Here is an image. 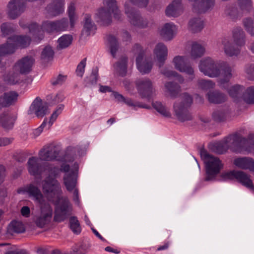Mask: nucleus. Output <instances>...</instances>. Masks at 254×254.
<instances>
[{"mask_svg": "<svg viewBox=\"0 0 254 254\" xmlns=\"http://www.w3.org/2000/svg\"><path fill=\"white\" fill-rule=\"evenodd\" d=\"M20 73L18 71H14V66L9 72L5 78V81L9 84L14 85L20 83L22 79L21 78Z\"/></svg>", "mask_w": 254, "mask_h": 254, "instance_id": "35", "label": "nucleus"}, {"mask_svg": "<svg viewBox=\"0 0 254 254\" xmlns=\"http://www.w3.org/2000/svg\"><path fill=\"white\" fill-rule=\"evenodd\" d=\"M5 254H26L24 250H11L6 252Z\"/></svg>", "mask_w": 254, "mask_h": 254, "instance_id": "64", "label": "nucleus"}, {"mask_svg": "<svg viewBox=\"0 0 254 254\" xmlns=\"http://www.w3.org/2000/svg\"><path fill=\"white\" fill-rule=\"evenodd\" d=\"M149 0H127L124 5V12L129 23L138 28H145L150 24L148 20L142 18L138 11L134 9L133 5L140 7H145Z\"/></svg>", "mask_w": 254, "mask_h": 254, "instance_id": "5", "label": "nucleus"}, {"mask_svg": "<svg viewBox=\"0 0 254 254\" xmlns=\"http://www.w3.org/2000/svg\"><path fill=\"white\" fill-rule=\"evenodd\" d=\"M70 226L71 229L74 233L78 234L80 232L81 228L79 225V223L76 218H70Z\"/></svg>", "mask_w": 254, "mask_h": 254, "instance_id": "51", "label": "nucleus"}, {"mask_svg": "<svg viewBox=\"0 0 254 254\" xmlns=\"http://www.w3.org/2000/svg\"><path fill=\"white\" fill-rule=\"evenodd\" d=\"M86 148L85 146L77 145L75 147H70L67 148V154L73 155L74 158L80 157L85 154Z\"/></svg>", "mask_w": 254, "mask_h": 254, "instance_id": "39", "label": "nucleus"}, {"mask_svg": "<svg viewBox=\"0 0 254 254\" xmlns=\"http://www.w3.org/2000/svg\"><path fill=\"white\" fill-rule=\"evenodd\" d=\"M227 116V112L223 110H217L213 114V119L218 122H221L224 120Z\"/></svg>", "mask_w": 254, "mask_h": 254, "instance_id": "53", "label": "nucleus"}, {"mask_svg": "<svg viewBox=\"0 0 254 254\" xmlns=\"http://www.w3.org/2000/svg\"><path fill=\"white\" fill-rule=\"evenodd\" d=\"M8 230L10 233H22L24 231L23 224L20 222L12 221L8 226Z\"/></svg>", "mask_w": 254, "mask_h": 254, "instance_id": "47", "label": "nucleus"}, {"mask_svg": "<svg viewBox=\"0 0 254 254\" xmlns=\"http://www.w3.org/2000/svg\"><path fill=\"white\" fill-rule=\"evenodd\" d=\"M205 52L204 45L198 43H194L191 46V57L193 59H196L202 56Z\"/></svg>", "mask_w": 254, "mask_h": 254, "instance_id": "36", "label": "nucleus"}, {"mask_svg": "<svg viewBox=\"0 0 254 254\" xmlns=\"http://www.w3.org/2000/svg\"><path fill=\"white\" fill-rule=\"evenodd\" d=\"M225 14L232 20H235L240 16L238 9L232 5L226 6L225 10Z\"/></svg>", "mask_w": 254, "mask_h": 254, "instance_id": "43", "label": "nucleus"}, {"mask_svg": "<svg viewBox=\"0 0 254 254\" xmlns=\"http://www.w3.org/2000/svg\"><path fill=\"white\" fill-rule=\"evenodd\" d=\"M72 37L70 35L65 34L61 36L58 40V49H63L68 47L72 43Z\"/></svg>", "mask_w": 254, "mask_h": 254, "instance_id": "40", "label": "nucleus"}, {"mask_svg": "<svg viewBox=\"0 0 254 254\" xmlns=\"http://www.w3.org/2000/svg\"><path fill=\"white\" fill-rule=\"evenodd\" d=\"M181 0H174L167 7L165 13L168 16L177 17L183 12Z\"/></svg>", "mask_w": 254, "mask_h": 254, "instance_id": "25", "label": "nucleus"}, {"mask_svg": "<svg viewBox=\"0 0 254 254\" xmlns=\"http://www.w3.org/2000/svg\"><path fill=\"white\" fill-rule=\"evenodd\" d=\"M83 22L84 24L82 34L85 36L94 35L95 33L97 27L92 20L91 15L90 14H85L84 16Z\"/></svg>", "mask_w": 254, "mask_h": 254, "instance_id": "21", "label": "nucleus"}, {"mask_svg": "<svg viewBox=\"0 0 254 254\" xmlns=\"http://www.w3.org/2000/svg\"><path fill=\"white\" fill-rule=\"evenodd\" d=\"M243 100L248 104H254V86L248 87L245 91Z\"/></svg>", "mask_w": 254, "mask_h": 254, "instance_id": "44", "label": "nucleus"}, {"mask_svg": "<svg viewBox=\"0 0 254 254\" xmlns=\"http://www.w3.org/2000/svg\"><path fill=\"white\" fill-rule=\"evenodd\" d=\"M233 164L238 168L248 170L254 173V159L250 157H238L233 160Z\"/></svg>", "mask_w": 254, "mask_h": 254, "instance_id": "18", "label": "nucleus"}, {"mask_svg": "<svg viewBox=\"0 0 254 254\" xmlns=\"http://www.w3.org/2000/svg\"><path fill=\"white\" fill-rule=\"evenodd\" d=\"M124 87L126 90L131 95L133 94L134 87L130 81L126 79L123 81Z\"/></svg>", "mask_w": 254, "mask_h": 254, "instance_id": "59", "label": "nucleus"}, {"mask_svg": "<svg viewBox=\"0 0 254 254\" xmlns=\"http://www.w3.org/2000/svg\"><path fill=\"white\" fill-rule=\"evenodd\" d=\"M177 26L173 23H165L159 30L160 35L165 40L169 41L172 39L176 34Z\"/></svg>", "mask_w": 254, "mask_h": 254, "instance_id": "20", "label": "nucleus"}, {"mask_svg": "<svg viewBox=\"0 0 254 254\" xmlns=\"http://www.w3.org/2000/svg\"><path fill=\"white\" fill-rule=\"evenodd\" d=\"M198 87L199 89L211 91L215 86V84L211 80L200 79L197 82Z\"/></svg>", "mask_w": 254, "mask_h": 254, "instance_id": "42", "label": "nucleus"}, {"mask_svg": "<svg viewBox=\"0 0 254 254\" xmlns=\"http://www.w3.org/2000/svg\"><path fill=\"white\" fill-rule=\"evenodd\" d=\"M54 52L51 47L46 46L41 53V59L44 62H48L51 60L54 57Z\"/></svg>", "mask_w": 254, "mask_h": 254, "instance_id": "45", "label": "nucleus"}, {"mask_svg": "<svg viewBox=\"0 0 254 254\" xmlns=\"http://www.w3.org/2000/svg\"><path fill=\"white\" fill-rule=\"evenodd\" d=\"M236 180L242 185L249 189L254 188L251 176L242 171H237Z\"/></svg>", "mask_w": 254, "mask_h": 254, "instance_id": "29", "label": "nucleus"}, {"mask_svg": "<svg viewBox=\"0 0 254 254\" xmlns=\"http://www.w3.org/2000/svg\"><path fill=\"white\" fill-rule=\"evenodd\" d=\"M99 91L101 93L112 92V94L114 92L110 87L101 85H100ZM112 95L113 96L112 94Z\"/></svg>", "mask_w": 254, "mask_h": 254, "instance_id": "63", "label": "nucleus"}, {"mask_svg": "<svg viewBox=\"0 0 254 254\" xmlns=\"http://www.w3.org/2000/svg\"><path fill=\"white\" fill-rule=\"evenodd\" d=\"M200 155L205 166L206 181H211L215 178L223 168V164L219 158L209 154L205 150H201Z\"/></svg>", "mask_w": 254, "mask_h": 254, "instance_id": "8", "label": "nucleus"}, {"mask_svg": "<svg viewBox=\"0 0 254 254\" xmlns=\"http://www.w3.org/2000/svg\"><path fill=\"white\" fill-rule=\"evenodd\" d=\"M165 92L172 98L177 97L181 91V87L176 83L167 82L164 84Z\"/></svg>", "mask_w": 254, "mask_h": 254, "instance_id": "31", "label": "nucleus"}, {"mask_svg": "<svg viewBox=\"0 0 254 254\" xmlns=\"http://www.w3.org/2000/svg\"><path fill=\"white\" fill-rule=\"evenodd\" d=\"M113 96L119 102H123L129 107L135 109L137 107L149 109V107L146 105H142L141 103L134 101L129 98H126L122 94H120L117 92H113L112 93Z\"/></svg>", "mask_w": 254, "mask_h": 254, "instance_id": "24", "label": "nucleus"}, {"mask_svg": "<svg viewBox=\"0 0 254 254\" xmlns=\"http://www.w3.org/2000/svg\"><path fill=\"white\" fill-rule=\"evenodd\" d=\"M206 97L210 103L219 104L226 100V96L218 91H209Z\"/></svg>", "mask_w": 254, "mask_h": 254, "instance_id": "30", "label": "nucleus"}, {"mask_svg": "<svg viewBox=\"0 0 254 254\" xmlns=\"http://www.w3.org/2000/svg\"><path fill=\"white\" fill-rule=\"evenodd\" d=\"M35 60L31 56H26L18 61L14 65V71H18L21 74L28 73L34 64Z\"/></svg>", "mask_w": 254, "mask_h": 254, "instance_id": "16", "label": "nucleus"}, {"mask_svg": "<svg viewBox=\"0 0 254 254\" xmlns=\"http://www.w3.org/2000/svg\"><path fill=\"white\" fill-rule=\"evenodd\" d=\"M18 94L14 91L4 93L0 97V106L7 107L15 103L18 98Z\"/></svg>", "mask_w": 254, "mask_h": 254, "instance_id": "28", "label": "nucleus"}, {"mask_svg": "<svg viewBox=\"0 0 254 254\" xmlns=\"http://www.w3.org/2000/svg\"><path fill=\"white\" fill-rule=\"evenodd\" d=\"M99 7L95 13V19L101 25L107 26L112 22L111 10L103 4Z\"/></svg>", "mask_w": 254, "mask_h": 254, "instance_id": "14", "label": "nucleus"}, {"mask_svg": "<svg viewBox=\"0 0 254 254\" xmlns=\"http://www.w3.org/2000/svg\"><path fill=\"white\" fill-rule=\"evenodd\" d=\"M108 40L109 43L111 54L115 58L118 49L117 39L114 36H110L108 37Z\"/></svg>", "mask_w": 254, "mask_h": 254, "instance_id": "48", "label": "nucleus"}, {"mask_svg": "<svg viewBox=\"0 0 254 254\" xmlns=\"http://www.w3.org/2000/svg\"><path fill=\"white\" fill-rule=\"evenodd\" d=\"M15 29V26L11 23H4L1 26V31L4 36L12 33Z\"/></svg>", "mask_w": 254, "mask_h": 254, "instance_id": "49", "label": "nucleus"}, {"mask_svg": "<svg viewBox=\"0 0 254 254\" xmlns=\"http://www.w3.org/2000/svg\"><path fill=\"white\" fill-rule=\"evenodd\" d=\"M237 171H230L223 172L221 174V178L224 181L236 179Z\"/></svg>", "mask_w": 254, "mask_h": 254, "instance_id": "54", "label": "nucleus"}, {"mask_svg": "<svg viewBox=\"0 0 254 254\" xmlns=\"http://www.w3.org/2000/svg\"><path fill=\"white\" fill-rule=\"evenodd\" d=\"M245 72L249 79L254 80V65H247L245 67Z\"/></svg>", "mask_w": 254, "mask_h": 254, "instance_id": "56", "label": "nucleus"}, {"mask_svg": "<svg viewBox=\"0 0 254 254\" xmlns=\"http://www.w3.org/2000/svg\"><path fill=\"white\" fill-rule=\"evenodd\" d=\"M67 14L69 18L70 27H74L77 20L78 15L76 11V4L74 2H70L67 6Z\"/></svg>", "mask_w": 254, "mask_h": 254, "instance_id": "33", "label": "nucleus"}, {"mask_svg": "<svg viewBox=\"0 0 254 254\" xmlns=\"http://www.w3.org/2000/svg\"><path fill=\"white\" fill-rule=\"evenodd\" d=\"M161 72L164 75L167 77H177V80L181 83H182L184 81V78L175 71L165 68L162 69Z\"/></svg>", "mask_w": 254, "mask_h": 254, "instance_id": "46", "label": "nucleus"}, {"mask_svg": "<svg viewBox=\"0 0 254 254\" xmlns=\"http://www.w3.org/2000/svg\"><path fill=\"white\" fill-rule=\"evenodd\" d=\"M64 0H53L48 10L55 15L62 13L64 11Z\"/></svg>", "mask_w": 254, "mask_h": 254, "instance_id": "32", "label": "nucleus"}, {"mask_svg": "<svg viewBox=\"0 0 254 254\" xmlns=\"http://www.w3.org/2000/svg\"><path fill=\"white\" fill-rule=\"evenodd\" d=\"M153 56L156 64L159 67H161L168 56V49L165 44L162 43L156 44L153 50Z\"/></svg>", "mask_w": 254, "mask_h": 254, "instance_id": "17", "label": "nucleus"}, {"mask_svg": "<svg viewBox=\"0 0 254 254\" xmlns=\"http://www.w3.org/2000/svg\"><path fill=\"white\" fill-rule=\"evenodd\" d=\"M233 41L224 39L222 44L225 54L229 57L237 56L240 52V47L244 45L245 34L240 27H236L233 31Z\"/></svg>", "mask_w": 254, "mask_h": 254, "instance_id": "7", "label": "nucleus"}, {"mask_svg": "<svg viewBox=\"0 0 254 254\" xmlns=\"http://www.w3.org/2000/svg\"><path fill=\"white\" fill-rule=\"evenodd\" d=\"M98 77V68L95 67L93 68L92 73L90 76L88 78L89 82L91 84H96Z\"/></svg>", "mask_w": 254, "mask_h": 254, "instance_id": "55", "label": "nucleus"}, {"mask_svg": "<svg viewBox=\"0 0 254 254\" xmlns=\"http://www.w3.org/2000/svg\"><path fill=\"white\" fill-rule=\"evenodd\" d=\"M194 10L202 13L211 9L214 6L215 0H197V1H190Z\"/></svg>", "mask_w": 254, "mask_h": 254, "instance_id": "19", "label": "nucleus"}, {"mask_svg": "<svg viewBox=\"0 0 254 254\" xmlns=\"http://www.w3.org/2000/svg\"><path fill=\"white\" fill-rule=\"evenodd\" d=\"M86 65V60L84 59L81 61V62L78 64L76 69V74L77 75L82 77L83 75L85 67Z\"/></svg>", "mask_w": 254, "mask_h": 254, "instance_id": "57", "label": "nucleus"}, {"mask_svg": "<svg viewBox=\"0 0 254 254\" xmlns=\"http://www.w3.org/2000/svg\"><path fill=\"white\" fill-rule=\"evenodd\" d=\"M31 41V38L27 36L14 35L9 38V42H12V44L15 47V50L17 48H24L28 46Z\"/></svg>", "mask_w": 254, "mask_h": 254, "instance_id": "26", "label": "nucleus"}, {"mask_svg": "<svg viewBox=\"0 0 254 254\" xmlns=\"http://www.w3.org/2000/svg\"><path fill=\"white\" fill-rule=\"evenodd\" d=\"M16 116L9 112H5L0 115V124L4 128L8 129L12 128Z\"/></svg>", "mask_w": 254, "mask_h": 254, "instance_id": "27", "label": "nucleus"}, {"mask_svg": "<svg viewBox=\"0 0 254 254\" xmlns=\"http://www.w3.org/2000/svg\"><path fill=\"white\" fill-rule=\"evenodd\" d=\"M46 124L47 121L45 120L40 127L33 130V134L35 137L38 136L42 133Z\"/></svg>", "mask_w": 254, "mask_h": 254, "instance_id": "60", "label": "nucleus"}, {"mask_svg": "<svg viewBox=\"0 0 254 254\" xmlns=\"http://www.w3.org/2000/svg\"><path fill=\"white\" fill-rule=\"evenodd\" d=\"M192 103L191 97L187 93L183 95V101L181 102H176L174 104L173 110L178 119L182 122L190 120L191 115L188 111V108Z\"/></svg>", "mask_w": 254, "mask_h": 254, "instance_id": "9", "label": "nucleus"}, {"mask_svg": "<svg viewBox=\"0 0 254 254\" xmlns=\"http://www.w3.org/2000/svg\"><path fill=\"white\" fill-rule=\"evenodd\" d=\"M39 159L36 157H32L28 159V172L34 176L41 175L43 172L45 173L47 176L42 182V190L47 199L55 203V221L61 222L71 214L72 208L67 198L61 197L62 190L60 184L56 178L60 176L62 171L65 173L64 183L68 191H73V200L78 204V191L76 188L78 165L74 163L73 170H70L68 165L62 166L61 168L51 164H47L43 167L39 162Z\"/></svg>", "mask_w": 254, "mask_h": 254, "instance_id": "1", "label": "nucleus"}, {"mask_svg": "<svg viewBox=\"0 0 254 254\" xmlns=\"http://www.w3.org/2000/svg\"><path fill=\"white\" fill-rule=\"evenodd\" d=\"M222 144L225 148L237 153L254 154V135L247 139L237 134L231 135L223 141Z\"/></svg>", "mask_w": 254, "mask_h": 254, "instance_id": "6", "label": "nucleus"}, {"mask_svg": "<svg viewBox=\"0 0 254 254\" xmlns=\"http://www.w3.org/2000/svg\"><path fill=\"white\" fill-rule=\"evenodd\" d=\"M203 27L204 22L200 18H192L189 21V28L192 32L196 33L200 32Z\"/></svg>", "mask_w": 254, "mask_h": 254, "instance_id": "37", "label": "nucleus"}, {"mask_svg": "<svg viewBox=\"0 0 254 254\" xmlns=\"http://www.w3.org/2000/svg\"><path fill=\"white\" fill-rule=\"evenodd\" d=\"M244 25L246 30L251 35H254V27L253 21L251 18H246L244 20Z\"/></svg>", "mask_w": 254, "mask_h": 254, "instance_id": "52", "label": "nucleus"}, {"mask_svg": "<svg viewBox=\"0 0 254 254\" xmlns=\"http://www.w3.org/2000/svg\"><path fill=\"white\" fill-rule=\"evenodd\" d=\"M64 99V96L62 93H58L54 96L53 98V102L54 103L62 102Z\"/></svg>", "mask_w": 254, "mask_h": 254, "instance_id": "62", "label": "nucleus"}, {"mask_svg": "<svg viewBox=\"0 0 254 254\" xmlns=\"http://www.w3.org/2000/svg\"><path fill=\"white\" fill-rule=\"evenodd\" d=\"M240 6L242 8H247L252 6L251 0H239Z\"/></svg>", "mask_w": 254, "mask_h": 254, "instance_id": "61", "label": "nucleus"}, {"mask_svg": "<svg viewBox=\"0 0 254 254\" xmlns=\"http://www.w3.org/2000/svg\"><path fill=\"white\" fill-rule=\"evenodd\" d=\"M64 108L63 105H60L56 110L52 114L50 118V121L48 122V128L50 127L54 122L57 119L58 116L62 113Z\"/></svg>", "mask_w": 254, "mask_h": 254, "instance_id": "50", "label": "nucleus"}, {"mask_svg": "<svg viewBox=\"0 0 254 254\" xmlns=\"http://www.w3.org/2000/svg\"><path fill=\"white\" fill-rule=\"evenodd\" d=\"M199 69L205 75L210 77H218L221 73L218 82L221 87L225 88L232 77L234 71L233 68L227 63L210 57L205 58L200 61Z\"/></svg>", "mask_w": 254, "mask_h": 254, "instance_id": "2", "label": "nucleus"}, {"mask_svg": "<svg viewBox=\"0 0 254 254\" xmlns=\"http://www.w3.org/2000/svg\"><path fill=\"white\" fill-rule=\"evenodd\" d=\"M47 104L39 97H36L31 104L29 110L28 111V114L32 116L35 115L37 117H43L44 116L47 112Z\"/></svg>", "mask_w": 254, "mask_h": 254, "instance_id": "15", "label": "nucleus"}, {"mask_svg": "<svg viewBox=\"0 0 254 254\" xmlns=\"http://www.w3.org/2000/svg\"><path fill=\"white\" fill-rule=\"evenodd\" d=\"M188 58L186 56H177L174 58L173 64L175 68L181 72H185L190 76V80H192L194 77L193 68L188 64Z\"/></svg>", "mask_w": 254, "mask_h": 254, "instance_id": "13", "label": "nucleus"}, {"mask_svg": "<svg viewBox=\"0 0 254 254\" xmlns=\"http://www.w3.org/2000/svg\"><path fill=\"white\" fill-rule=\"evenodd\" d=\"M27 27L29 34L36 42L43 38L45 31L50 33L54 31H69L73 28V27H70V24L66 18L54 22L45 21L40 27L35 23H31Z\"/></svg>", "mask_w": 254, "mask_h": 254, "instance_id": "3", "label": "nucleus"}, {"mask_svg": "<svg viewBox=\"0 0 254 254\" xmlns=\"http://www.w3.org/2000/svg\"><path fill=\"white\" fill-rule=\"evenodd\" d=\"M62 152L60 145L51 144L45 146L39 152L40 160L43 161H52L59 160Z\"/></svg>", "mask_w": 254, "mask_h": 254, "instance_id": "11", "label": "nucleus"}, {"mask_svg": "<svg viewBox=\"0 0 254 254\" xmlns=\"http://www.w3.org/2000/svg\"><path fill=\"white\" fill-rule=\"evenodd\" d=\"M135 85L139 95L142 98H150L155 93L152 81L149 78H139L135 81Z\"/></svg>", "mask_w": 254, "mask_h": 254, "instance_id": "10", "label": "nucleus"}, {"mask_svg": "<svg viewBox=\"0 0 254 254\" xmlns=\"http://www.w3.org/2000/svg\"><path fill=\"white\" fill-rule=\"evenodd\" d=\"M133 52L136 54H138L136 58V66L138 70L142 74L149 73L152 67V64L144 58V53L142 50L141 46L138 44L134 45L133 48Z\"/></svg>", "mask_w": 254, "mask_h": 254, "instance_id": "12", "label": "nucleus"}, {"mask_svg": "<svg viewBox=\"0 0 254 254\" xmlns=\"http://www.w3.org/2000/svg\"><path fill=\"white\" fill-rule=\"evenodd\" d=\"M113 67L115 73H117L121 76H126L128 67L127 57L126 56H122L114 64Z\"/></svg>", "mask_w": 254, "mask_h": 254, "instance_id": "22", "label": "nucleus"}, {"mask_svg": "<svg viewBox=\"0 0 254 254\" xmlns=\"http://www.w3.org/2000/svg\"><path fill=\"white\" fill-rule=\"evenodd\" d=\"M66 79V76L60 74L52 81V84L54 85H61L63 84Z\"/></svg>", "mask_w": 254, "mask_h": 254, "instance_id": "58", "label": "nucleus"}, {"mask_svg": "<svg viewBox=\"0 0 254 254\" xmlns=\"http://www.w3.org/2000/svg\"><path fill=\"white\" fill-rule=\"evenodd\" d=\"M12 42H9V38L6 43L0 45V58L13 53L15 50Z\"/></svg>", "mask_w": 254, "mask_h": 254, "instance_id": "38", "label": "nucleus"}, {"mask_svg": "<svg viewBox=\"0 0 254 254\" xmlns=\"http://www.w3.org/2000/svg\"><path fill=\"white\" fill-rule=\"evenodd\" d=\"M229 85L230 83L229 81L228 85H226V87L223 88L227 89L230 96H231L232 98H235L238 97V96L240 94V93L243 90V87L239 85H235L231 86L230 88H228Z\"/></svg>", "mask_w": 254, "mask_h": 254, "instance_id": "41", "label": "nucleus"}, {"mask_svg": "<svg viewBox=\"0 0 254 254\" xmlns=\"http://www.w3.org/2000/svg\"><path fill=\"white\" fill-rule=\"evenodd\" d=\"M153 108L162 116L170 118L172 117V114L169 109H168L165 105L159 101L153 102L152 103Z\"/></svg>", "mask_w": 254, "mask_h": 254, "instance_id": "34", "label": "nucleus"}, {"mask_svg": "<svg viewBox=\"0 0 254 254\" xmlns=\"http://www.w3.org/2000/svg\"><path fill=\"white\" fill-rule=\"evenodd\" d=\"M26 191L32 197L40 207V213L36 220V225L41 228L48 224L51 220L53 210L49 203H46L40 189L33 184L26 187Z\"/></svg>", "mask_w": 254, "mask_h": 254, "instance_id": "4", "label": "nucleus"}, {"mask_svg": "<svg viewBox=\"0 0 254 254\" xmlns=\"http://www.w3.org/2000/svg\"><path fill=\"white\" fill-rule=\"evenodd\" d=\"M103 4L111 10L112 16L116 20L122 21L124 19V15L116 0H103Z\"/></svg>", "mask_w": 254, "mask_h": 254, "instance_id": "23", "label": "nucleus"}]
</instances>
